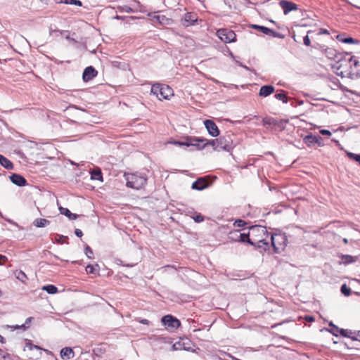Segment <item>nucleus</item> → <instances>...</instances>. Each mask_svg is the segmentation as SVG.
<instances>
[{"mask_svg": "<svg viewBox=\"0 0 360 360\" xmlns=\"http://www.w3.org/2000/svg\"><path fill=\"white\" fill-rule=\"evenodd\" d=\"M195 141L204 143L202 148L207 145H211L214 150H217V143H215V139L207 141L205 139L195 138L193 139Z\"/></svg>", "mask_w": 360, "mask_h": 360, "instance_id": "19", "label": "nucleus"}, {"mask_svg": "<svg viewBox=\"0 0 360 360\" xmlns=\"http://www.w3.org/2000/svg\"><path fill=\"white\" fill-rule=\"evenodd\" d=\"M264 125H275L276 121L272 117H265L263 119Z\"/></svg>", "mask_w": 360, "mask_h": 360, "instance_id": "33", "label": "nucleus"}, {"mask_svg": "<svg viewBox=\"0 0 360 360\" xmlns=\"http://www.w3.org/2000/svg\"><path fill=\"white\" fill-rule=\"evenodd\" d=\"M274 87L271 85H264L260 88L259 96L266 97L274 92Z\"/></svg>", "mask_w": 360, "mask_h": 360, "instance_id": "17", "label": "nucleus"}, {"mask_svg": "<svg viewBox=\"0 0 360 360\" xmlns=\"http://www.w3.org/2000/svg\"><path fill=\"white\" fill-rule=\"evenodd\" d=\"M56 240L60 244L68 243V238L63 235H57L56 237Z\"/></svg>", "mask_w": 360, "mask_h": 360, "instance_id": "31", "label": "nucleus"}, {"mask_svg": "<svg viewBox=\"0 0 360 360\" xmlns=\"http://www.w3.org/2000/svg\"><path fill=\"white\" fill-rule=\"evenodd\" d=\"M13 330H15V329H20V328H23V330H26L27 328H29V326H26L25 324H22V325H15V326H10Z\"/></svg>", "mask_w": 360, "mask_h": 360, "instance_id": "43", "label": "nucleus"}, {"mask_svg": "<svg viewBox=\"0 0 360 360\" xmlns=\"http://www.w3.org/2000/svg\"><path fill=\"white\" fill-rule=\"evenodd\" d=\"M174 143L176 145H178V146H189L190 145H193V146L195 145V143L189 144L186 142H180V141H175V142H174Z\"/></svg>", "mask_w": 360, "mask_h": 360, "instance_id": "46", "label": "nucleus"}, {"mask_svg": "<svg viewBox=\"0 0 360 360\" xmlns=\"http://www.w3.org/2000/svg\"><path fill=\"white\" fill-rule=\"evenodd\" d=\"M91 178L94 180H99L103 181V176L101 169L96 168L91 172Z\"/></svg>", "mask_w": 360, "mask_h": 360, "instance_id": "23", "label": "nucleus"}, {"mask_svg": "<svg viewBox=\"0 0 360 360\" xmlns=\"http://www.w3.org/2000/svg\"><path fill=\"white\" fill-rule=\"evenodd\" d=\"M303 140L304 143L309 147H311L315 143V141H317V136H314L312 134H310L307 135Z\"/></svg>", "mask_w": 360, "mask_h": 360, "instance_id": "22", "label": "nucleus"}, {"mask_svg": "<svg viewBox=\"0 0 360 360\" xmlns=\"http://www.w3.org/2000/svg\"><path fill=\"white\" fill-rule=\"evenodd\" d=\"M151 93L155 95L159 100L168 99L173 96V90L167 85L156 84L151 87Z\"/></svg>", "mask_w": 360, "mask_h": 360, "instance_id": "5", "label": "nucleus"}, {"mask_svg": "<svg viewBox=\"0 0 360 360\" xmlns=\"http://www.w3.org/2000/svg\"><path fill=\"white\" fill-rule=\"evenodd\" d=\"M233 134L228 133L219 139H215V143H217V150L230 151L234 147Z\"/></svg>", "mask_w": 360, "mask_h": 360, "instance_id": "6", "label": "nucleus"}, {"mask_svg": "<svg viewBox=\"0 0 360 360\" xmlns=\"http://www.w3.org/2000/svg\"><path fill=\"white\" fill-rule=\"evenodd\" d=\"M50 224V221L46 219L37 218L33 221L34 226L38 228L44 227Z\"/></svg>", "mask_w": 360, "mask_h": 360, "instance_id": "25", "label": "nucleus"}, {"mask_svg": "<svg viewBox=\"0 0 360 360\" xmlns=\"http://www.w3.org/2000/svg\"><path fill=\"white\" fill-rule=\"evenodd\" d=\"M204 124L208 133L214 137L219 135V130L217 124L211 120H206L204 121Z\"/></svg>", "mask_w": 360, "mask_h": 360, "instance_id": "10", "label": "nucleus"}, {"mask_svg": "<svg viewBox=\"0 0 360 360\" xmlns=\"http://www.w3.org/2000/svg\"><path fill=\"white\" fill-rule=\"evenodd\" d=\"M0 342L2 343L4 342V338L1 335H0Z\"/></svg>", "mask_w": 360, "mask_h": 360, "instance_id": "56", "label": "nucleus"}, {"mask_svg": "<svg viewBox=\"0 0 360 360\" xmlns=\"http://www.w3.org/2000/svg\"><path fill=\"white\" fill-rule=\"evenodd\" d=\"M347 156L360 164V155H357L353 153H347Z\"/></svg>", "mask_w": 360, "mask_h": 360, "instance_id": "37", "label": "nucleus"}, {"mask_svg": "<svg viewBox=\"0 0 360 360\" xmlns=\"http://www.w3.org/2000/svg\"><path fill=\"white\" fill-rule=\"evenodd\" d=\"M340 290L341 292L345 296H349L351 294V289L348 288L346 284H343L341 286Z\"/></svg>", "mask_w": 360, "mask_h": 360, "instance_id": "34", "label": "nucleus"}, {"mask_svg": "<svg viewBox=\"0 0 360 360\" xmlns=\"http://www.w3.org/2000/svg\"><path fill=\"white\" fill-rule=\"evenodd\" d=\"M2 260L4 261V262H5L6 261H7V257L4 255H0V264H3V263H1Z\"/></svg>", "mask_w": 360, "mask_h": 360, "instance_id": "49", "label": "nucleus"}, {"mask_svg": "<svg viewBox=\"0 0 360 360\" xmlns=\"http://www.w3.org/2000/svg\"><path fill=\"white\" fill-rule=\"evenodd\" d=\"M279 5L283 8L285 15L288 14L290 11H297L298 9L296 4L286 0L281 1Z\"/></svg>", "mask_w": 360, "mask_h": 360, "instance_id": "11", "label": "nucleus"}, {"mask_svg": "<svg viewBox=\"0 0 360 360\" xmlns=\"http://www.w3.org/2000/svg\"><path fill=\"white\" fill-rule=\"evenodd\" d=\"M343 241H344V243H347V238H345V239L343 240Z\"/></svg>", "mask_w": 360, "mask_h": 360, "instance_id": "58", "label": "nucleus"}, {"mask_svg": "<svg viewBox=\"0 0 360 360\" xmlns=\"http://www.w3.org/2000/svg\"><path fill=\"white\" fill-rule=\"evenodd\" d=\"M170 267H172V266L167 265V266H165V268H170Z\"/></svg>", "mask_w": 360, "mask_h": 360, "instance_id": "59", "label": "nucleus"}, {"mask_svg": "<svg viewBox=\"0 0 360 360\" xmlns=\"http://www.w3.org/2000/svg\"><path fill=\"white\" fill-rule=\"evenodd\" d=\"M0 164L7 169L13 168V163L6 158L0 154Z\"/></svg>", "mask_w": 360, "mask_h": 360, "instance_id": "21", "label": "nucleus"}, {"mask_svg": "<svg viewBox=\"0 0 360 360\" xmlns=\"http://www.w3.org/2000/svg\"><path fill=\"white\" fill-rule=\"evenodd\" d=\"M115 19H118V20H121V19H122V17H121V16H120V15H116V16L115 17Z\"/></svg>", "mask_w": 360, "mask_h": 360, "instance_id": "57", "label": "nucleus"}, {"mask_svg": "<svg viewBox=\"0 0 360 360\" xmlns=\"http://www.w3.org/2000/svg\"><path fill=\"white\" fill-rule=\"evenodd\" d=\"M329 326L331 327L330 333L333 335L338 336V333H340V329L338 326L334 325L332 322L330 323Z\"/></svg>", "mask_w": 360, "mask_h": 360, "instance_id": "35", "label": "nucleus"}, {"mask_svg": "<svg viewBox=\"0 0 360 360\" xmlns=\"http://www.w3.org/2000/svg\"><path fill=\"white\" fill-rule=\"evenodd\" d=\"M43 290L46 291L49 294H55L58 292V288L53 285H47L42 288Z\"/></svg>", "mask_w": 360, "mask_h": 360, "instance_id": "27", "label": "nucleus"}, {"mask_svg": "<svg viewBox=\"0 0 360 360\" xmlns=\"http://www.w3.org/2000/svg\"><path fill=\"white\" fill-rule=\"evenodd\" d=\"M32 319V317H29V318H27V319H26V321H25V324L26 325V324L30 323L31 322Z\"/></svg>", "mask_w": 360, "mask_h": 360, "instance_id": "54", "label": "nucleus"}, {"mask_svg": "<svg viewBox=\"0 0 360 360\" xmlns=\"http://www.w3.org/2000/svg\"><path fill=\"white\" fill-rule=\"evenodd\" d=\"M97 71L92 66L86 68L83 72V79L84 82H89L97 75Z\"/></svg>", "mask_w": 360, "mask_h": 360, "instance_id": "13", "label": "nucleus"}, {"mask_svg": "<svg viewBox=\"0 0 360 360\" xmlns=\"http://www.w3.org/2000/svg\"><path fill=\"white\" fill-rule=\"evenodd\" d=\"M64 3L66 4H75L79 6L82 5V1L79 0H65Z\"/></svg>", "mask_w": 360, "mask_h": 360, "instance_id": "38", "label": "nucleus"}, {"mask_svg": "<svg viewBox=\"0 0 360 360\" xmlns=\"http://www.w3.org/2000/svg\"><path fill=\"white\" fill-rule=\"evenodd\" d=\"M338 39L345 44H356L358 43L357 40H355L352 37H342V36L339 35L338 36Z\"/></svg>", "mask_w": 360, "mask_h": 360, "instance_id": "26", "label": "nucleus"}, {"mask_svg": "<svg viewBox=\"0 0 360 360\" xmlns=\"http://www.w3.org/2000/svg\"><path fill=\"white\" fill-rule=\"evenodd\" d=\"M303 42H304V45H306V46H310V44H311V41H310V39H309V36H308V35H307V36H305V37H304V39H303Z\"/></svg>", "mask_w": 360, "mask_h": 360, "instance_id": "44", "label": "nucleus"}, {"mask_svg": "<svg viewBox=\"0 0 360 360\" xmlns=\"http://www.w3.org/2000/svg\"><path fill=\"white\" fill-rule=\"evenodd\" d=\"M11 182L18 186H23L27 184L26 179L21 175L18 174H13L10 176Z\"/></svg>", "mask_w": 360, "mask_h": 360, "instance_id": "15", "label": "nucleus"}, {"mask_svg": "<svg viewBox=\"0 0 360 360\" xmlns=\"http://www.w3.org/2000/svg\"><path fill=\"white\" fill-rule=\"evenodd\" d=\"M99 269V266L98 264L96 265H91L89 264L86 266V271L87 274H94L96 273V270Z\"/></svg>", "mask_w": 360, "mask_h": 360, "instance_id": "30", "label": "nucleus"}, {"mask_svg": "<svg viewBox=\"0 0 360 360\" xmlns=\"http://www.w3.org/2000/svg\"><path fill=\"white\" fill-rule=\"evenodd\" d=\"M139 322L145 325L149 324V321L148 319H141L139 321Z\"/></svg>", "mask_w": 360, "mask_h": 360, "instance_id": "50", "label": "nucleus"}, {"mask_svg": "<svg viewBox=\"0 0 360 360\" xmlns=\"http://www.w3.org/2000/svg\"><path fill=\"white\" fill-rule=\"evenodd\" d=\"M230 235H238V241L240 242H248L250 244V230L248 233H241L238 231H235L230 233Z\"/></svg>", "mask_w": 360, "mask_h": 360, "instance_id": "18", "label": "nucleus"}, {"mask_svg": "<svg viewBox=\"0 0 360 360\" xmlns=\"http://www.w3.org/2000/svg\"><path fill=\"white\" fill-rule=\"evenodd\" d=\"M217 36L225 43L234 41L236 39V34L233 31L227 29H220L217 31Z\"/></svg>", "mask_w": 360, "mask_h": 360, "instance_id": "8", "label": "nucleus"}, {"mask_svg": "<svg viewBox=\"0 0 360 360\" xmlns=\"http://www.w3.org/2000/svg\"><path fill=\"white\" fill-rule=\"evenodd\" d=\"M59 210L60 212V214L65 215L70 220H75L78 217L77 214L72 213L68 208L60 207Z\"/></svg>", "mask_w": 360, "mask_h": 360, "instance_id": "20", "label": "nucleus"}, {"mask_svg": "<svg viewBox=\"0 0 360 360\" xmlns=\"http://www.w3.org/2000/svg\"><path fill=\"white\" fill-rule=\"evenodd\" d=\"M117 9L120 12H125V13H133L134 12V10L131 7H129L127 5L119 6H117Z\"/></svg>", "mask_w": 360, "mask_h": 360, "instance_id": "32", "label": "nucleus"}, {"mask_svg": "<svg viewBox=\"0 0 360 360\" xmlns=\"http://www.w3.org/2000/svg\"><path fill=\"white\" fill-rule=\"evenodd\" d=\"M208 183L205 178H199L192 184L191 188L194 190L202 191L207 188Z\"/></svg>", "mask_w": 360, "mask_h": 360, "instance_id": "14", "label": "nucleus"}, {"mask_svg": "<svg viewBox=\"0 0 360 360\" xmlns=\"http://www.w3.org/2000/svg\"><path fill=\"white\" fill-rule=\"evenodd\" d=\"M305 319L308 321H314V317L310 316H306Z\"/></svg>", "mask_w": 360, "mask_h": 360, "instance_id": "52", "label": "nucleus"}, {"mask_svg": "<svg viewBox=\"0 0 360 360\" xmlns=\"http://www.w3.org/2000/svg\"><path fill=\"white\" fill-rule=\"evenodd\" d=\"M75 233L77 237H82L83 236L82 231L79 229H75Z\"/></svg>", "mask_w": 360, "mask_h": 360, "instance_id": "48", "label": "nucleus"}, {"mask_svg": "<svg viewBox=\"0 0 360 360\" xmlns=\"http://www.w3.org/2000/svg\"><path fill=\"white\" fill-rule=\"evenodd\" d=\"M15 277L17 279L22 283H25L27 280L26 274L22 271H18L15 272Z\"/></svg>", "mask_w": 360, "mask_h": 360, "instance_id": "29", "label": "nucleus"}, {"mask_svg": "<svg viewBox=\"0 0 360 360\" xmlns=\"http://www.w3.org/2000/svg\"><path fill=\"white\" fill-rule=\"evenodd\" d=\"M271 240V245L273 246L274 252L276 253L281 252L283 251L288 244V238L285 233H276L272 234L269 237Z\"/></svg>", "mask_w": 360, "mask_h": 360, "instance_id": "4", "label": "nucleus"}, {"mask_svg": "<svg viewBox=\"0 0 360 360\" xmlns=\"http://www.w3.org/2000/svg\"><path fill=\"white\" fill-rule=\"evenodd\" d=\"M315 143H316L319 146H323V139L321 136H317V141H315Z\"/></svg>", "mask_w": 360, "mask_h": 360, "instance_id": "45", "label": "nucleus"}, {"mask_svg": "<svg viewBox=\"0 0 360 360\" xmlns=\"http://www.w3.org/2000/svg\"><path fill=\"white\" fill-rule=\"evenodd\" d=\"M250 229V244L266 251L269 249V233L265 226H252Z\"/></svg>", "mask_w": 360, "mask_h": 360, "instance_id": "2", "label": "nucleus"}, {"mask_svg": "<svg viewBox=\"0 0 360 360\" xmlns=\"http://www.w3.org/2000/svg\"><path fill=\"white\" fill-rule=\"evenodd\" d=\"M198 20L197 15L195 13H186L184 18L181 20L182 25L188 27L193 25Z\"/></svg>", "mask_w": 360, "mask_h": 360, "instance_id": "12", "label": "nucleus"}, {"mask_svg": "<svg viewBox=\"0 0 360 360\" xmlns=\"http://www.w3.org/2000/svg\"><path fill=\"white\" fill-rule=\"evenodd\" d=\"M233 225L237 227H243L246 225V222L242 219H237L233 223Z\"/></svg>", "mask_w": 360, "mask_h": 360, "instance_id": "39", "label": "nucleus"}, {"mask_svg": "<svg viewBox=\"0 0 360 360\" xmlns=\"http://www.w3.org/2000/svg\"><path fill=\"white\" fill-rule=\"evenodd\" d=\"M339 333L343 337H350V334H352V332L348 330L340 329Z\"/></svg>", "mask_w": 360, "mask_h": 360, "instance_id": "40", "label": "nucleus"}, {"mask_svg": "<svg viewBox=\"0 0 360 360\" xmlns=\"http://www.w3.org/2000/svg\"><path fill=\"white\" fill-rule=\"evenodd\" d=\"M5 355H6L5 352L2 349H0V359L1 357L5 358Z\"/></svg>", "mask_w": 360, "mask_h": 360, "instance_id": "53", "label": "nucleus"}, {"mask_svg": "<svg viewBox=\"0 0 360 360\" xmlns=\"http://www.w3.org/2000/svg\"><path fill=\"white\" fill-rule=\"evenodd\" d=\"M124 177L127 186L136 190L142 188L147 182V178L145 175L125 174Z\"/></svg>", "mask_w": 360, "mask_h": 360, "instance_id": "3", "label": "nucleus"}, {"mask_svg": "<svg viewBox=\"0 0 360 360\" xmlns=\"http://www.w3.org/2000/svg\"><path fill=\"white\" fill-rule=\"evenodd\" d=\"M230 238L236 241H238V235H231Z\"/></svg>", "mask_w": 360, "mask_h": 360, "instance_id": "51", "label": "nucleus"}, {"mask_svg": "<svg viewBox=\"0 0 360 360\" xmlns=\"http://www.w3.org/2000/svg\"><path fill=\"white\" fill-rule=\"evenodd\" d=\"M252 27L255 29V30H257L260 32H262V33L266 34V35H269V36H271V37H276V38H278V39H283L284 38V36L279 33V32H275L274 30H271L266 27H264V26H261V25H252Z\"/></svg>", "mask_w": 360, "mask_h": 360, "instance_id": "9", "label": "nucleus"}, {"mask_svg": "<svg viewBox=\"0 0 360 360\" xmlns=\"http://www.w3.org/2000/svg\"><path fill=\"white\" fill-rule=\"evenodd\" d=\"M85 253L89 258H91L93 255V251L89 246L85 248Z\"/></svg>", "mask_w": 360, "mask_h": 360, "instance_id": "41", "label": "nucleus"}, {"mask_svg": "<svg viewBox=\"0 0 360 360\" xmlns=\"http://www.w3.org/2000/svg\"><path fill=\"white\" fill-rule=\"evenodd\" d=\"M274 96L276 99L282 101L285 103L288 102V98L284 91H281L280 93L275 94Z\"/></svg>", "mask_w": 360, "mask_h": 360, "instance_id": "28", "label": "nucleus"}, {"mask_svg": "<svg viewBox=\"0 0 360 360\" xmlns=\"http://www.w3.org/2000/svg\"><path fill=\"white\" fill-rule=\"evenodd\" d=\"M60 357L63 360H69L74 357V352L72 348L66 347L61 349Z\"/></svg>", "mask_w": 360, "mask_h": 360, "instance_id": "16", "label": "nucleus"}, {"mask_svg": "<svg viewBox=\"0 0 360 360\" xmlns=\"http://www.w3.org/2000/svg\"><path fill=\"white\" fill-rule=\"evenodd\" d=\"M320 133L322 134V135H327V136H330L331 135V132L327 129H321L320 131Z\"/></svg>", "mask_w": 360, "mask_h": 360, "instance_id": "47", "label": "nucleus"}, {"mask_svg": "<svg viewBox=\"0 0 360 360\" xmlns=\"http://www.w3.org/2000/svg\"><path fill=\"white\" fill-rule=\"evenodd\" d=\"M342 259L343 260V262L345 264H349L354 262V259H353L352 256L348 255H343L342 257Z\"/></svg>", "mask_w": 360, "mask_h": 360, "instance_id": "36", "label": "nucleus"}, {"mask_svg": "<svg viewBox=\"0 0 360 360\" xmlns=\"http://www.w3.org/2000/svg\"><path fill=\"white\" fill-rule=\"evenodd\" d=\"M161 322L168 330H174L181 326V322L179 319L169 314L164 316L161 319Z\"/></svg>", "mask_w": 360, "mask_h": 360, "instance_id": "7", "label": "nucleus"}, {"mask_svg": "<svg viewBox=\"0 0 360 360\" xmlns=\"http://www.w3.org/2000/svg\"><path fill=\"white\" fill-rule=\"evenodd\" d=\"M193 219L195 222H202L204 221V217L201 214H197L195 216H194L193 217Z\"/></svg>", "mask_w": 360, "mask_h": 360, "instance_id": "42", "label": "nucleus"}, {"mask_svg": "<svg viewBox=\"0 0 360 360\" xmlns=\"http://www.w3.org/2000/svg\"><path fill=\"white\" fill-rule=\"evenodd\" d=\"M333 68L335 72L342 77L354 78L357 77L360 72V63L354 56L347 54L336 61Z\"/></svg>", "mask_w": 360, "mask_h": 360, "instance_id": "1", "label": "nucleus"}, {"mask_svg": "<svg viewBox=\"0 0 360 360\" xmlns=\"http://www.w3.org/2000/svg\"><path fill=\"white\" fill-rule=\"evenodd\" d=\"M26 349H29L30 351H32L33 349H37V350L39 351V354L37 355V356H36L37 359H38L39 356H41V351L42 350V349L37 345H33L30 340H29L26 342L25 347L24 350H25Z\"/></svg>", "mask_w": 360, "mask_h": 360, "instance_id": "24", "label": "nucleus"}, {"mask_svg": "<svg viewBox=\"0 0 360 360\" xmlns=\"http://www.w3.org/2000/svg\"><path fill=\"white\" fill-rule=\"evenodd\" d=\"M321 33H322V34H329L328 31L326 30H321Z\"/></svg>", "mask_w": 360, "mask_h": 360, "instance_id": "55", "label": "nucleus"}]
</instances>
